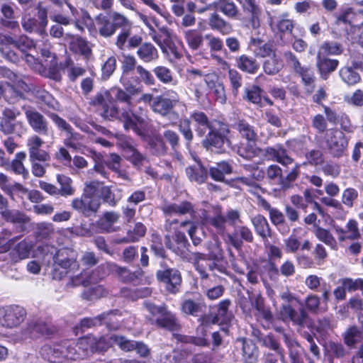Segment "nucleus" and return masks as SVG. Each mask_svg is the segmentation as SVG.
<instances>
[{
	"label": "nucleus",
	"mask_w": 363,
	"mask_h": 363,
	"mask_svg": "<svg viewBox=\"0 0 363 363\" xmlns=\"http://www.w3.org/2000/svg\"><path fill=\"white\" fill-rule=\"evenodd\" d=\"M259 351L257 347L252 342H244L242 345V360L244 363H257Z\"/></svg>",
	"instance_id": "obj_44"
},
{
	"label": "nucleus",
	"mask_w": 363,
	"mask_h": 363,
	"mask_svg": "<svg viewBox=\"0 0 363 363\" xmlns=\"http://www.w3.org/2000/svg\"><path fill=\"white\" fill-rule=\"evenodd\" d=\"M279 316L285 322L302 326L307 320V313L303 308L296 310L291 304H283L279 310Z\"/></svg>",
	"instance_id": "obj_17"
},
{
	"label": "nucleus",
	"mask_w": 363,
	"mask_h": 363,
	"mask_svg": "<svg viewBox=\"0 0 363 363\" xmlns=\"http://www.w3.org/2000/svg\"><path fill=\"white\" fill-rule=\"evenodd\" d=\"M186 174L191 182L202 184L208 178V170L200 163L188 167Z\"/></svg>",
	"instance_id": "obj_34"
},
{
	"label": "nucleus",
	"mask_w": 363,
	"mask_h": 363,
	"mask_svg": "<svg viewBox=\"0 0 363 363\" xmlns=\"http://www.w3.org/2000/svg\"><path fill=\"white\" fill-rule=\"evenodd\" d=\"M258 205L269 212L270 220L274 225H279L284 223V213L277 208H272L264 198L258 197Z\"/></svg>",
	"instance_id": "obj_41"
},
{
	"label": "nucleus",
	"mask_w": 363,
	"mask_h": 363,
	"mask_svg": "<svg viewBox=\"0 0 363 363\" xmlns=\"http://www.w3.org/2000/svg\"><path fill=\"white\" fill-rule=\"evenodd\" d=\"M12 47L26 53L33 48H36V45L31 38L26 35H21L17 39H14L11 35L0 32V53L1 56L10 62H16L18 56L12 50Z\"/></svg>",
	"instance_id": "obj_6"
},
{
	"label": "nucleus",
	"mask_w": 363,
	"mask_h": 363,
	"mask_svg": "<svg viewBox=\"0 0 363 363\" xmlns=\"http://www.w3.org/2000/svg\"><path fill=\"white\" fill-rule=\"evenodd\" d=\"M337 21L355 27L363 26V10L354 12L348 9L337 16Z\"/></svg>",
	"instance_id": "obj_38"
},
{
	"label": "nucleus",
	"mask_w": 363,
	"mask_h": 363,
	"mask_svg": "<svg viewBox=\"0 0 363 363\" xmlns=\"http://www.w3.org/2000/svg\"><path fill=\"white\" fill-rule=\"evenodd\" d=\"M213 5L216 10L228 17H235L238 13V7L231 0H216L213 2Z\"/></svg>",
	"instance_id": "obj_45"
},
{
	"label": "nucleus",
	"mask_w": 363,
	"mask_h": 363,
	"mask_svg": "<svg viewBox=\"0 0 363 363\" xmlns=\"http://www.w3.org/2000/svg\"><path fill=\"white\" fill-rule=\"evenodd\" d=\"M105 277L103 272V267H98L96 269L91 271H83L79 274L70 276V281L67 284L71 286H78L80 285L87 286L91 284H96Z\"/></svg>",
	"instance_id": "obj_14"
},
{
	"label": "nucleus",
	"mask_w": 363,
	"mask_h": 363,
	"mask_svg": "<svg viewBox=\"0 0 363 363\" xmlns=\"http://www.w3.org/2000/svg\"><path fill=\"white\" fill-rule=\"evenodd\" d=\"M153 72L157 78L163 84L176 85L177 81L174 79L172 72L164 66H157L154 68Z\"/></svg>",
	"instance_id": "obj_52"
},
{
	"label": "nucleus",
	"mask_w": 363,
	"mask_h": 363,
	"mask_svg": "<svg viewBox=\"0 0 363 363\" xmlns=\"http://www.w3.org/2000/svg\"><path fill=\"white\" fill-rule=\"evenodd\" d=\"M44 143V140L38 135H32L28 138L26 146L30 160H39L40 162H45L50 160L48 152L41 149Z\"/></svg>",
	"instance_id": "obj_15"
},
{
	"label": "nucleus",
	"mask_w": 363,
	"mask_h": 363,
	"mask_svg": "<svg viewBox=\"0 0 363 363\" xmlns=\"http://www.w3.org/2000/svg\"><path fill=\"white\" fill-rule=\"evenodd\" d=\"M269 24L272 30H277L281 37L286 33H291L295 26L294 21L289 18L288 13H284L278 17H271Z\"/></svg>",
	"instance_id": "obj_27"
},
{
	"label": "nucleus",
	"mask_w": 363,
	"mask_h": 363,
	"mask_svg": "<svg viewBox=\"0 0 363 363\" xmlns=\"http://www.w3.org/2000/svg\"><path fill=\"white\" fill-rule=\"evenodd\" d=\"M65 40L67 41L69 50L73 52L82 55L86 58L89 57L91 55V49L85 39L66 33L65 35Z\"/></svg>",
	"instance_id": "obj_26"
},
{
	"label": "nucleus",
	"mask_w": 363,
	"mask_h": 363,
	"mask_svg": "<svg viewBox=\"0 0 363 363\" xmlns=\"http://www.w3.org/2000/svg\"><path fill=\"white\" fill-rule=\"evenodd\" d=\"M283 67L281 60L275 54L269 57L263 63V69L264 72L269 75L277 74Z\"/></svg>",
	"instance_id": "obj_55"
},
{
	"label": "nucleus",
	"mask_w": 363,
	"mask_h": 363,
	"mask_svg": "<svg viewBox=\"0 0 363 363\" xmlns=\"http://www.w3.org/2000/svg\"><path fill=\"white\" fill-rule=\"evenodd\" d=\"M192 260L196 269L201 274L202 278H207V261L203 254L201 253H192L189 255L188 257Z\"/></svg>",
	"instance_id": "obj_56"
},
{
	"label": "nucleus",
	"mask_w": 363,
	"mask_h": 363,
	"mask_svg": "<svg viewBox=\"0 0 363 363\" xmlns=\"http://www.w3.org/2000/svg\"><path fill=\"white\" fill-rule=\"evenodd\" d=\"M237 129L242 138L247 139L248 143L255 142L257 134L252 125L244 121H240L237 124Z\"/></svg>",
	"instance_id": "obj_59"
},
{
	"label": "nucleus",
	"mask_w": 363,
	"mask_h": 363,
	"mask_svg": "<svg viewBox=\"0 0 363 363\" xmlns=\"http://www.w3.org/2000/svg\"><path fill=\"white\" fill-rule=\"evenodd\" d=\"M72 350L75 353L76 360L84 359L94 351V336L87 335L78 340L77 342L70 341Z\"/></svg>",
	"instance_id": "obj_22"
},
{
	"label": "nucleus",
	"mask_w": 363,
	"mask_h": 363,
	"mask_svg": "<svg viewBox=\"0 0 363 363\" xmlns=\"http://www.w3.org/2000/svg\"><path fill=\"white\" fill-rule=\"evenodd\" d=\"M145 306L151 315L149 320L152 325L169 331L179 329V324L175 315L169 311L164 305L156 306L152 303L145 302Z\"/></svg>",
	"instance_id": "obj_7"
},
{
	"label": "nucleus",
	"mask_w": 363,
	"mask_h": 363,
	"mask_svg": "<svg viewBox=\"0 0 363 363\" xmlns=\"http://www.w3.org/2000/svg\"><path fill=\"white\" fill-rule=\"evenodd\" d=\"M235 61L237 67L248 74H255L259 68V63L255 58L246 55L239 56Z\"/></svg>",
	"instance_id": "obj_37"
},
{
	"label": "nucleus",
	"mask_w": 363,
	"mask_h": 363,
	"mask_svg": "<svg viewBox=\"0 0 363 363\" xmlns=\"http://www.w3.org/2000/svg\"><path fill=\"white\" fill-rule=\"evenodd\" d=\"M314 235L321 242L329 246L332 250L337 249V243L333 234L327 229L317 227L314 230Z\"/></svg>",
	"instance_id": "obj_49"
},
{
	"label": "nucleus",
	"mask_w": 363,
	"mask_h": 363,
	"mask_svg": "<svg viewBox=\"0 0 363 363\" xmlns=\"http://www.w3.org/2000/svg\"><path fill=\"white\" fill-rule=\"evenodd\" d=\"M57 182L60 184V194L62 196H70L74 194L75 189L72 186V179L65 174H59L56 177Z\"/></svg>",
	"instance_id": "obj_48"
},
{
	"label": "nucleus",
	"mask_w": 363,
	"mask_h": 363,
	"mask_svg": "<svg viewBox=\"0 0 363 363\" xmlns=\"http://www.w3.org/2000/svg\"><path fill=\"white\" fill-rule=\"evenodd\" d=\"M266 156L269 160L276 161L285 167L294 164L293 167L289 171L286 176L282 175L281 187L282 189L291 188L292 183L295 182L300 174L301 164L294 162L293 158L288 155L286 149L281 145H276L274 147H267L264 150Z\"/></svg>",
	"instance_id": "obj_4"
},
{
	"label": "nucleus",
	"mask_w": 363,
	"mask_h": 363,
	"mask_svg": "<svg viewBox=\"0 0 363 363\" xmlns=\"http://www.w3.org/2000/svg\"><path fill=\"white\" fill-rule=\"evenodd\" d=\"M21 26L28 33H35L43 38L48 36L46 28L40 26V21L30 14H25L21 18Z\"/></svg>",
	"instance_id": "obj_32"
},
{
	"label": "nucleus",
	"mask_w": 363,
	"mask_h": 363,
	"mask_svg": "<svg viewBox=\"0 0 363 363\" xmlns=\"http://www.w3.org/2000/svg\"><path fill=\"white\" fill-rule=\"evenodd\" d=\"M100 194L99 199H101L104 203H108L111 206H115L118 203L119 199L115 197L110 186H102L99 184L98 194Z\"/></svg>",
	"instance_id": "obj_60"
},
{
	"label": "nucleus",
	"mask_w": 363,
	"mask_h": 363,
	"mask_svg": "<svg viewBox=\"0 0 363 363\" xmlns=\"http://www.w3.org/2000/svg\"><path fill=\"white\" fill-rule=\"evenodd\" d=\"M284 245L286 252L289 253H295L299 249L308 251L311 248V243L309 240H306L301 242L300 238H297L295 235H291L284 240Z\"/></svg>",
	"instance_id": "obj_40"
},
{
	"label": "nucleus",
	"mask_w": 363,
	"mask_h": 363,
	"mask_svg": "<svg viewBox=\"0 0 363 363\" xmlns=\"http://www.w3.org/2000/svg\"><path fill=\"white\" fill-rule=\"evenodd\" d=\"M209 26L213 30H216L223 35H228L232 31V26L217 13H213L209 18Z\"/></svg>",
	"instance_id": "obj_43"
},
{
	"label": "nucleus",
	"mask_w": 363,
	"mask_h": 363,
	"mask_svg": "<svg viewBox=\"0 0 363 363\" xmlns=\"http://www.w3.org/2000/svg\"><path fill=\"white\" fill-rule=\"evenodd\" d=\"M252 306L255 309V316L257 320L263 318L267 321L272 319L271 311L264 306V298L259 293H252L249 294Z\"/></svg>",
	"instance_id": "obj_28"
},
{
	"label": "nucleus",
	"mask_w": 363,
	"mask_h": 363,
	"mask_svg": "<svg viewBox=\"0 0 363 363\" xmlns=\"http://www.w3.org/2000/svg\"><path fill=\"white\" fill-rule=\"evenodd\" d=\"M189 225H191L190 220L179 223L177 220H167L165 224V229L168 233L165 236L167 247L183 258L189 256L188 240L185 235Z\"/></svg>",
	"instance_id": "obj_3"
},
{
	"label": "nucleus",
	"mask_w": 363,
	"mask_h": 363,
	"mask_svg": "<svg viewBox=\"0 0 363 363\" xmlns=\"http://www.w3.org/2000/svg\"><path fill=\"white\" fill-rule=\"evenodd\" d=\"M28 333L33 338L50 333L48 325L42 320L30 321L28 325Z\"/></svg>",
	"instance_id": "obj_53"
},
{
	"label": "nucleus",
	"mask_w": 363,
	"mask_h": 363,
	"mask_svg": "<svg viewBox=\"0 0 363 363\" xmlns=\"http://www.w3.org/2000/svg\"><path fill=\"white\" fill-rule=\"evenodd\" d=\"M229 133L228 125L219 122L214 128L209 130L206 138L202 141V145L208 150L220 152L225 143H230L228 138Z\"/></svg>",
	"instance_id": "obj_10"
},
{
	"label": "nucleus",
	"mask_w": 363,
	"mask_h": 363,
	"mask_svg": "<svg viewBox=\"0 0 363 363\" xmlns=\"http://www.w3.org/2000/svg\"><path fill=\"white\" fill-rule=\"evenodd\" d=\"M101 315H105L102 324H106L108 330H116L119 329L121 320L118 318L120 315H118V311H110L102 313Z\"/></svg>",
	"instance_id": "obj_57"
},
{
	"label": "nucleus",
	"mask_w": 363,
	"mask_h": 363,
	"mask_svg": "<svg viewBox=\"0 0 363 363\" xmlns=\"http://www.w3.org/2000/svg\"><path fill=\"white\" fill-rule=\"evenodd\" d=\"M99 182H87L84 184L81 197L75 198L72 201V207L86 217L96 213L101 206L100 199L96 197Z\"/></svg>",
	"instance_id": "obj_5"
},
{
	"label": "nucleus",
	"mask_w": 363,
	"mask_h": 363,
	"mask_svg": "<svg viewBox=\"0 0 363 363\" xmlns=\"http://www.w3.org/2000/svg\"><path fill=\"white\" fill-rule=\"evenodd\" d=\"M96 29L104 38H111L121 28L117 35L115 45L120 50H125V43L132 30L131 21L124 15L113 11L109 16L99 14L95 18Z\"/></svg>",
	"instance_id": "obj_2"
},
{
	"label": "nucleus",
	"mask_w": 363,
	"mask_h": 363,
	"mask_svg": "<svg viewBox=\"0 0 363 363\" xmlns=\"http://www.w3.org/2000/svg\"><path fill=\"white\" fill-rule=\"evenodd\" d=\"M84 137L72 129L66 134V138L64 140L65 145L74 150H79L83 145Z\"/></svg>",
	"instance_id": "obj_58"
},
{
	"label": "nucleus",
	"mask_w": 363,
	"mask_h": 363,
	"mask_svg": "<svg viewBox=\"0 0 363 363\" xmlns=\"http://www.w3.org/2000/svg\"><path fill=\"white\" fill-rule=\"evenodd\" d=\"M0 76L10 80L13 83L12 88L18 89L19 92L35 91L33 85L29 83L28 78L19 76L5 67H0Z\"/></svg>",
	"instance_id": "obj_16"
},
{
	"label": "nucleus",
	"mask_w": 363,
	"mask_h": 363,
	"mask_svg": "<svg viewBox=\"0 0 363 363\" xmlns=\"http://www.w3.org/2000/svg\"><path fill=\"white\" fill-rule=\"evenodd\" d=\"M106 266L110 272L116 274L124 283H136L143 277V272L140 269L131 272L126 267L113 262H108Z\"/></svg>",
	"instance_id": "obj_18"
},
{
	"label": "nucleus",
	"mask_w": 363,
	"mask_h": 363,
	"mask_svg": "<svg viewBox=\"0 0 363 363\" xmlns=\"http://www.w3.org/2000/svg\"><path fill=\"white\" fill-rule=\"evenodd\" d=\"M136 53L138 57L145 62H154L159 57L157 48L150 43H144L140 45Z\"/></svg>",
	"instance_id": "obj_39"
},
{
	"label": "nucleus",
	"mask_w": 363,
	"mask_h": 363,
	"mask_svg": "<svg viewBox=\"0 0 363 363\" xmlns=\"http://www.w3.org/2000/svg\"><path fill=\"white\" fill-rule=\"evenodd\" d=\"M346 230L338 225L334 224L333 228L337 235L340 242H344L346 240H354L361 237L359 230L358 223L354 219H350L346 224Z\"/></svg>",
	"instance_id": "obj_19"
},
{
	"label": "nucleus",
	"mask_w": 363,
	"mask_h": 363,
	"mask_svg": "<svg viewBox=\"0 0 363 363\" xmlns=\"http://www.w3.org/2000/svg\"><path fill=\"white\" fill-rule=\"evenodd\" d=\"M361 331L356 326L350 327L344 334V342L350 347L354 345L361 339Z\"/></svg>",
	"instance_id": "obj_62"
},
{
	"label": "nucleus",
	"mask_w": 363,
	"mask_h": 363,
	"mask_svg": "<svg viewBox=\"0 0 363 363\" xmlns=\"http://www.w3.org/2000/svg\"><path fill=\"white\" fill-rule=\"evenodd\" d=\"M91 104L101 111L103 118L110 121L118 120L123 123L125 130H132L138 135H144L147 126L146 119L134 114L130 108L119 110L108 90L97 93L91 99Z\"/></svg>",
	"instance_id": "obj_1"
},
{
	"label": "nucleus",
	"mask_w": 363,
	"mask_h": 363,
	"mask_svg": "<svg viewBox=\"0 0 363 363\" xmlns=\"http://www.w3.org/2000/svg\"><path fill=\"white\" fill-rule=\"evenodd\" d=\"M43 250L50 254L55 266L66 270L65 274L75 272L79 269L77 253L74 250L62 248L57 250L53 246H45Z\"/></svg>",
	"instance_id": "obj_8"
},
{
	"label": "nucleus",
	"mask_w": 363,
	"mask_h": 363,
	"mask_svg": "<svg viewBox=\"0 0 363 363\" xmlns=\"http://www.w3.org/2000/svg\"><path fill=\"white\" fill-rule=\"evenodd\" d=\"M172 354L170 352H165L161 354L160 356V362L161 363H182L184 359V354L179 351H172Z\"/></svg>",
	"instance_id": "obj_64"
},
{
	"label": "nucleus",
	"mask_w": 363,
	"mask_h": 363,
	"mask_svg": "<svg viewBox=\"0 0 363 363\" xmlns=\"http://www.w3.org/2000/svg\"><path fill=\"white\" fill-rule=\"evenodd\" d=\"M190 118L196 123V133L199 137H203L207 130H211L218 125L220 121H210L206 114L200 111H195L191 113Z\"/></svg>",
	"instance_id": "obj_25"
},
{
	"label": "nucleus",
	"mask_w": 363,
	"mask_h": 363,
	"mask_svg": "<svg viewBox=\"0 0 363 363\" xmlns=\"http://www.w3.org/2000/svg\"><path fill=\"white\" fill-rule=\"evenodd\" d=\"M26 158V153L23 151L17 152L15 158L11 162V169L16 174L21 175L24 179L29 177V172L25 167L23 161Z\"/></svg>",
	"instance_id": "obj_42"
},
{
	"label": "nucleus",
	"mask_w": 363,
	"mask_h": 363,
	"mask_svg": "<svg viewBox=\"0 0 363 363\" xmlns=\"http://www.w3.org/2000/svg\"><path fill=\"white\" fill-rule=\"evenodd\" d=\"M119 214L114 211L104 213L96 222V225L101 233H110L113 231V225L119 219Z\"/></svg>",
	"instance_id": "obj_36"
},
{
	"label": "nucleus",
	"mask_w": 363,
	"mask_h": 363,
	"mask_svg": "<svg viewBox=\"0 0 363 363\" xmlns=\"http://www.w3.org/2000/svg\"><path fill=\"white\" fill-rule=\"evenodd\" d=\"M284 56L294 72L301 77L302 82L306 87V91L308 93H312L315 79L313 69L309 67L302 66L296 56L291 51L286 52Z\"/></svg>",
	"instance_id": "obj_13"
},
{
	"label": "nucleus",
	"mask_w": 363,
	"mask_h": 363,
	"mask_svg": "<svg viewBox=\"0 0 363 363\" xmlns=\"http://www.w3.org/2000/svg\"><path fill=\"white\" fill-rule=\"evenodd\" d=\"M325 141L329 153L334 157H340L347 148L349 138L339 129L330 128L325 135Z\"/></svg>",
	"instance_id": "obj_11"
},
{
	"label": "nucleus",
	"mask_w": 363,
	"mask_h": 363,
	"mask_svg": "<svg viewBox=\"0 0 363 363\" xmlns=\"http://www.w3.org/2000/svg\"><path fill=\"white\" fill-rule=\"evenodd\" d=\"M250 47L254 55L257 57H270L276 54L272 44L264 43L259 39H252Z\"/></svg>",
	"instance_id": "obj_35"
},
{
	"label": "nucleus",
	"mask_w": 363,
	"mask_h": 363,
	"mask_svg": "<svg viewBox=\"0 0 363 363\" xmlns=\"http://www.w3.org/2000/svg\"><path fill=\"white\" fill-rule=\"evenodd\" d=\"M160 33L158 34L159 38L161 40L160 43H157L162 49H164V48L169 47L172 55L175 58H179L181 55L179 52L177 51L176 48H171L170 45L172 43V36L169 29L167 27H160L158 28Z\"/></svg>",
	"instance_id": "obj_51"
},
{
	"label": "nucleus",
	"mask_w": 363,
	"mask_h": 363,
	"mask_svg": "<svg viewBox=\"0 0 363 363\" xmlns=\"http://www.w3.org/2000/svg\"><path fill=\"white\" fill-rule=\"evenodd\" d=\"M157 278L166 284V289L170 293L175 294L178 291L182 282V277L178 270L169 269L163 272H158Z\"/></svg>",
	"instance_id": "obj_21"
},
{
	"label": "nucleus",
	"mask_w": 363,
	"mask_h": 363,
	"mask_svg": "<svg viewBox=\"0 0 363 363\" xmlns=\"http://www.w3.org/2000/svg\"><path fill=\"white\" fill-rule=\"evenodd\" d=\"M339 75L342 81L349 86L354 85L361 80L359 74L348 66L342 67L339 70Z\"/></svg>",
	"instance_id": "obj_47"
},
{
	"label": "nucleus",
	"mask_w": 363,
	"mask_h": 363,
	"mask_svg": "<svg viewBox=\"0 0 363 363\" xmlns=\"http://www.w3.org/2000/svg\"><path fill=\"white\" fill-rule=\"evenodd\" d=\"M318 52H321L322 55H338L342 52L341 45L337 42L327 41L323 43Z\"/></svg>",
	"instance_id": "obj_61"
},
{
	"label": "nucleus",
	"mask_w": 363,
	"mask_h": 363,
	"mask_svg": "<svg viewBox=\"0 0 363 363\" xmlns=\"http://www.w3.org/2000/svg\"><path fill=\"white\" fill-rule=\"evenodd\" d=\"M146 233V227L142 223H137L133 230H128L125 237L118 240V243H128L138 241Z\"/></svg>",
	"instance_id": "obj_46"
},
{
	"label": "nucleus",
	"mask_w": 363,
	"mask_h": 363,
	"mask_svg": "<svg viewBox=\"0 0 363 363\" xmlns=\"http://www.w3.org/2000/svg\"><path fill=\"white\" fill-rule=\"evenodd\" d=\"M339 61L335 59L328 58L322 55L321 52H318L316 57V67L321 79L326 80L330 74L333 73L338 67Z\"/></svg>",
	"instance_id": "obj_23"
},
{
	"label": "nucleus",
	"mask_w": 363,
	"mask_h": 363,
	"mask_svg": "<svg viewBox=\"0 0 363 363\" xmlns=\"http://www.w3.org/2000/svg\"><path fill=\"white\" fill-rule=\"evenodd\" d=\"M70 341L53 345H45L40 350L42 357L53 363H62L65 360H76L75 353L72 350Z\"/></svg>",
	"instance_id": "obj_9"
},
{
	"label": "nucleus",
	"mask_w": 363,
	"mask_h": 363,
	"mask_svg": "<svg viewBox=\"0 0 363 363\" xmlns=\"http://www.w3.org/2000/svg\"><path fill=\"white\" fill-rule=\"evenodd\" d=\"M26 317V310L18 305L0 308V326L13 328L18 327Z\"/></svg>",
	"instance_id": "obj_12"
},
{
	"label": "nucleus",
	"mask_w": 363,
	"mask_h": 363,
	"mask_svg": "<svg viewBox=\"0 0 363 363\" xmlns=\"http://www.w3.org/2000/svg\"><path fill=\"white\" fill-rule=\"evenodd\" d=\"M140 19L143 23L149 28V35L152 40L156 43H160L161 40L159 38L158 33L155 30V28H159V21L155 17L147 16L144 14H140Z\"/></svg>",
	"instance_id": "obj_50"
},
{
	"label": "nucleus",
	"mask_w": 363,
	"mask_h": 363,
	"mask_svg": "<svg viewBox=\"0 0 363 363\" xmlns=\"http://www.w3.org/2000/svg\"><path fill=\"white\" fill-rule=\"evenodd\" d=\"M208 250L210 258L214 260L212 264H208V269L211 271L217 270L220 273L225 274L227 268L225 265L222 263L223 250L221 248L220 243L215 240L213 243L209 245Z\"/></svg>",
	"instance_id": "obj_24"
},
{
	"label": "nucleus",
	"mask_w": 363,
	"mask_h": 363,
	"mask_svg": "<svg viewBox=\"0 0 363 363\" xmlns=\"http://www.w3.org/2000/svg\"><path fill=\"white\" fill-rule=\"evenodd\" d=\"M184 39L189 48L192 51L199 50L203 44V36L197 29L182 30Z\"/></svg>",
	"instance_id": "obj_30"
},
{
	"label": "nucleus",
	"mask_w": 363,
	"mask_h": 363,
	"mask_svg": "<svg viewBox=\"0 0 363 363\" xmlns=\"http://www.w3.org/2000/svg\"><path fill=\"white\" fill-rule=\"evenodd\" d=\"M174 107L172 102L163 96H157L151 104V108L155 113L162 116H167L170 114L174 115L177 119L179 115L172 111Z\"/></svg>",
	"instance_id": "obj_29"
},
{
	"label": "nucleus",
	"mask_w": 363,
	"mask_h": 363,
	"mask_svg": "<svg viewBox=\"0 0 363 363\" xmlns=\"http://www.w3.org/2000/svg\"><path fill=\"white\" fill-rule=\"evenodd\" d=\"M162 211L167 216H182L193 211V206L190 202L183 201L179 203L166 204Z\"/></svg>",
	"instance_id": "obj_33"
},
{
	"label": "nucleus",
	"mask_w": 363,
	"mask_h": 363,
	"mask_svg": "<svg viewBox=\"0 0 363 363\" xmlns=\"http://www.w3.org/2000/svg\"><path fill=\"white\" fill-rule=\"evenodd\" d=\"M245 11L251 14V21L253 28L259 26V17L262 14V9L254 0H245L244 4Z\"/></svg>",
	"instance_id": "obj_54"
},
{
	"label": "nucleus",
	"mask_w": 363,
	"mask_h": 363,
	"mask_svg": "<svg viewBox=\"0 0 363 363\" xmlns=\"http://www.w3.org/2000/svg\"><path fill=\"white\" fill-rule=\"evenodd\" d=\"M256 233L261 237L262 241L272 237V230L266 218L260 214L251 218Z\"/></svg>",
	"instance_id": "obj_31"
},
{
	"label": "nucleus",
	"mask_w": 363,
	"mask_h": 363,
	"mask_svg": "<svg viewBox=\"0 0 363 363\" xmlns=\"http://www.w3.org/2000/svg\"><path fill=\"white\" fill-rule=\"evenodd\" d=\"M25 115L28 124L35 133L48 135V123L40 113L34 109H28L25 111Z\"/></svg>",
	"instance_id": "obj_20"
},
{
	"label": "nucleus",
	"mask_w": 363,
	"mask_h": 363,
	"mask_svg": "<svg viewBox=\"0 0 363 363\" xmlns=\"http://www.w3.org/2000/svg\"><path fill=\"white\" fill-rule=\"evenodd\" d=\"M260 151L261 150L258 147L251 145L250 143L246 145L242 144L238 148V154L247 160H251L259 155Z\"/></svg>",
	"instance_id": "obj_63"
}]
</instances>
